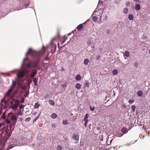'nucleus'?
<instances>
[{
    "label": "nucleus",
    "mask_w": 150,
    "mask_h": 150,
    "mask_svg": "<svg viewBox=\"0 0 150 150\" xmlns=\"http://www.w3.org/2000/svg\"><path fill=\"white\" fill-rule=\"evenodd\" d=\"M28 60L27 58L23 60L21 67L20 70H18V73L16 74L18 82L16 83V82L12 80L11 86L4 96L5 99L6 100H9L13 97L14 94L13 91L16 84L19 87H20L22 86L21 82L22 81L20 80V79L22 78L25 76L26 79L28 80L30 77L34 78V76L36 74L37 71L36 69H32L31 71V74L30 75V70L25 69L23 68L24 61L26 60L28 61Z\"/></svg>",
    "instance_id": "1"
},
{
    "label": "nucleus",
    "mask_w": 150,
    "mask_h": 150,
    "mask_svg": "<svg viewBox=\"0 0 150 150\" xmlns=\"http://www.w3.org/2000/svg\"><path fill=\"white\" fill-rule=\"evenodd\" d=\"M44 52V49H42L41 51L37 52L33 50L31 48H30L25 54V56L27 57L28 54H30L35 59V62H34L32 61L29 62V59L26 57L25 59L27 58L28 60V61L26 60L24 61L23 66H24L27 69L36 68L37 67V65L40 61V57L42 55Z\"/></svg>",
    "instance_id": "2"
},
{
    "label": "nucleus",
    "mask_w": 150,
    "mask_h": 150,
    "mask_svg": "<svg viewBox=\"0 0 150 150\" xmlns=\"http://www.w3.org/2000/svg\"><path fill=\"white\" fill-rule=\"evenodd\" d=\"M2 126V124L0 123V128ZM11 132L8 130L6 127H4L1 130L0 129V136L6 140L11 135Z\"/></svg>",
    "instance_id": "3"
},
{
    "label": "nucleus",
    "mask_w": 150,
    "mask_h": 150,
    "mask_svg": "<svg viewBox=\"0 0 150 150\" xmlns=\"http://www.w3.org/2000/svg\"><path fill=\"white\" fill-rule=\"evenodd\" d=\"M11 120L12 122V125L15 126L18 119L17 114L16 113L12 114L11 116Z\"/></svg>",
    "instance_id": "4"
},
{
    "label": "nucleus",
    "mask_w": 150,
    "mask_h": 150,
    "mask_svg": "<svg viewBox=\"0 0 150 150\" xmlns=\"http://www.w3.org/2000/svg\"><path fill=\"white\" fill-rule=\"evenodd\" d=\"M13 101H11L10 102V104L12 105L11 108L14 110H16L18 108V106L19 105V101L18 100H16L15 101V104H13Z\"/></svg>",
    "instance_id": "5"
},
{
    "label": "nucleus",
    "mask_w": 150,
    "mask_h": 150,
    "mask_svg": "<svg viewBox=\"0 0 150 150\" xmlns=\"http://www.w3.org/2000/svg\"><path fill=\"white\" fill-rule=\"evenodd\" d=\"M14 143L13 142H10L8 145L7 150H8L12 148H13L14 146H15V145H14ZM0 150H5V149L4 148V147L3 146V147H1V149H0Z\"/></svg>",
    "instance_id": "6"
},
{
    "label": "nucleus",
    "mask_w": 150,
    "mask_h": 150,
    "mask_svg": "<svg viewBox=\"0 0 150 150\" xmlns=\"http://www.w3.org/2000/svg\"><path fill=\"white\" fill-rule=\"evenodd\" d=\"M54 39L55 38H54L52 40L51 43L49 45V47H50L52 50H54L55 51L56 48V45L52 42V41L54 40Z\"/></svg>",
    "instance_id": "7"
},
{
    "label": "nucleus",
    "mask_w": 150,
    "mask_h": 150,
    "mask_svg": "<svg viewBox=\"0 0 150 150\" xmlns=\"http://www.w3.org/2000/svg\"><path fill=\"white\" fill-rule=\"evenodd\" d=\"M79 136L78 135L76 134H74L73 135V138L76 141V143H77L79 142Z\"/></svg>",
    "instance_id": "8"
},
{
    "label": "nucleus",
    "mask_w": 150,
    "mask_h": 150,
    "mask_svg": "<svg viewBox=\"0 0 150 150\" xmlns=\"http://www.w3.org/2000/svg\"><path fill=\"white\" fill-rule=\"evenodd\" d=\"M88 20L87 21H86L85 22H84L82 24H80L76 28L78 30H80L81 29L83 28V25L84 24H86V22L88 21Z\"/></svg>",
    "instance_id": "9"
},
{
    "label": "nucleus",
    "mask_w": 150,
    "mask_h": 150,
    "mask_svg": "<svg viewBox=\"0 0 150 150\" xmlns=\"http://www.w3.org/2000/svg\"><path fill=\"white\" fill-rule=\"evenodd\" d=\"M50 57H48V56H47L45 57L44 59L42 60V64L43 65H44V64H46L45 63H44V61H48L50 60Z\"/></svg>",
    "instance_id": "10"
},
{
    "label": "nucleus",
    "mask_w": 150,
    "mask_h": 150,
    "mask_svg": "<svg viewBox=\"0 0 150 150\" xmlns=\"http://www.w3.org/2000/svg\"><path fill=\"white\" fill-rule=\"evenodd\" d=\"M38 80V79L36 78H34L33 79V83L35 86L37 85Z\"/></svg>",
    "instance_id": "11"
},
{
    "label": "nucleus",
    "mask_w": 150,
    "mask_h": 150,
    "mask_svg": "<svg viewBox=\"0 0 150 150\" xmlns=\"http://www.w3.org/2000/svg\"><path fill=\"white\" fill-rule=\"evenodd\" d=\"M81 85L80 83H77L75 85V87L78 89H79L81 87Z\"/></svg>",
    "instance_id": "12"
},
{
    "label": "nucleus",
    "mask_w": 150,
    "mask_h": 150,
    "mask_svg": "<svg viewBox=\"0 0 150 150\" xmlns=\"http://www.w3.org/2000/svg\"><path fill=\"white\" fill-rule=\"evenodd\" d=\"M137 94L138 96L142 97L143 95V93L141 91H138L137 92Z\"/></svg>",
    "instance_id": "13"
},
{
    "label": "nucleus",
    "mask_w": 150,
    "mask_h": 150,
    "mask_svg": "<svg viewBox=\"0 0 150 150\" xmlns=\"http://www.w3.org/2000/svg\"><path fill=\"white\" fill-rule=\"evenodd\" d=\"M141 8V6L139 4H136L135 8L137 11H139Z\"/></svg>",
    "instance_id": "14"
},
{
    "label": "nucleus",
    "mask_w": 150,
    "mask_h": 150,
    "mask_svg": "<svg viewBox=\"0 0 150 150\" xmlns=\"http://www.w3.org/2000/svg\"><path fill=\"white\" fill-rule=\"evenodd\" d=\"M75 79L77 81L80 80L81 79V77L80 75H77L75 77Z\"/></svg>",
    "instance_id": "15"
},
{
    "label": "nucleus",
    "mask_w": 150,
    "mask_h": 150,
    "mask_svg": "<svg viewBox=\"0 0 150 150\" xmlns=\"http://www.w3.org/2000/svg\"><path fill=\"white\" fill-rule=\"evenodd\" d=\"M50 105L52 106H54V101L52 100H50L48 101Z\"/></svg>",
    "instance_id": "16"
},
{
    "label": "nucleus",
    "mask_w": 150,
    "mask_h": 150,
    "mask_svg": "<svg viewBox=\"0 0 150 150\" xmlns=\"http://www.w3.org/2000/svg\"><path fill=\"white\" fill-rule=\"evenodd\" d=\"M128 9L127 7L124 8L123 9V12L125 14H127L128 13Z\"/></svg>",
    "instance_id": "17"
},
{
    "label": "nucleus",
    "mask_w": 150,
    "mask_h": 150,
    "mask_svg": "<svg viewBox=\"0 0 150 150\" xmlns=\"http://www.w3.org/2000/svg\"><path fill=\"white\" fill-rule=\"evenodd\" d=\"M94 15L95 16H99L100 15V13L98 12H97V11H96V9L94 11L93 13L92 14V15Z\"/></svg>",
    "instance_id": "18"
},
{
    "label": "nucleus",
    "mask_w": 150,
    "mask_h": 150,
    "mask_svg": "<svg viewBox=\"0 0 150 150\" xmlns=\"http://www.w3.org/2000/svg\"><path fill=\"white\" fill-rule=\"evenodd\" d=\"M89 62V60L88 59H84L83 62V64L86 65L88 64Z\"/></svg>",
    "instance_id": "19"
},
{
    "label": "nucleus",
    "mask_w": 150,
    "mask_h": 150,
    "mask_svg": "<svg viewBox=\"0 0 150 150\" xmlns=\"http://www.w3.org/2000/svg\"><path fill=\"white\" fill-rule=\"evenodd\" d=\"M121 132L124 134H125L127 133L126 129L125 127H123L121 129Z\"/></svg>",
    "instance_id": "20"
},
{
    "label": "nucleus",
    "mask_w": 150,
    "mask_h": 150,
    "mask_svg": "<svg viewBox=\"0 0 150 150\" xmlns=\"http://www.w3.org/2000/svg\"><path fill=\"white\" fill-rule=\"evenodd\" d=\"M134 18V16L132 14L129 15L128 16V18L130 20H133Z\"/></svg>",
    "instance_id": "21"
},
{
    "label": "nucleus",
    "mask_w": 150,
    "mask_h": 150,
    "mask_svg": "<svg viewBox=\"0 0 150 150\" xmlns=\"http://www.w3.org/2000/svg\"><path fill=\"white\" fill-rule=\"evenodd\" d=\"M89 114L88 113H87L85 115V116L84 118H83L84 121H87L88 120V118L89 117Z\"/></svg>",
    "instance_id": "22"
},
{
    "label": "nucleus",
    "mask_w": 150,
    "mask_h": 150,
    "mask_svg": "<svg viewBox=\"0 0 150 150\" xmlns=\"http://www.w3.org/2000/svg\"><path fill=\"white\" fill-rule=\"evenodd\" d=\"M57 115L55 113H52L51 115V117L53 119H55L57 118Z\"/></svg>",
    "instance_id": "23"
},
{
    "label": "nucleus",
    "mask_w": 150,
    "mask_h": 150,
    "mask_svg": "<svg viewBox=\"0 0 150 150\" xmlns=\"http://www.w3.org/2000/svg\"><path fill=\"white\" fill-rule=\"evenodd\" d=\"M40 104H39L38 103H35L34 105V108H38L40 106Z\"/></svg>",
    "instance_id": "24"
},
{
    "label": "nucleus",
    "mask_w": 150,
    "mask_h": 150,
    "mask_svg": "<svg viewBox=\"0 0 150 150\" xmlns=\"http://www.w3.org/2000/svg\"><path fill=\"white\" fill-rule=\"evenodd\" d=\"M62 122L63 124L64 125H66L69 124V123L68 122V121L67 120H63Z\"/></svg>",
    "instance_id": "25"
},
{
    "label": "nucleus",
    "mask_w": 150,
    "mask_h": 150,
    "mask_svg": "<svg viewBox=\"0 0 150 150\" xmlns=\"http://www.w3.org/2000/svg\"><path fill=\"white\" fill-rule=\"evenodd\" d=\"M112 73L114 75H116L118 73V71L117 70L114 69L113 70Z\"/></svg>",
    "instance_id": "26"
},
{
    "label": "nucleus",
    "mask_w": 150,
    "mask_h": 150,
    "mask_svg": "<svg viewBox=\"0 0 150 150\" xmlns=\"http://www.w3.org/2000/svg\"><path fill=\"white\" fill-rule=\"evenodd\" d=\"M125 56L127 57H129L130 55V54L129 52L127 51L125 52Z\"/></svg>",
    "instance_id": "27"
},
{
    "label": "nucleus",
    "mask_w": 150,
    "mask_h": 150,
    "mask_svg": "<svg viewBox=\"0 0 150 150\" xmlns=\"http://www.w3.org/2000/svg\"><path fill=\"white\" fill-rule=\"evenodd\" d=\"M92 19L93 21L94 22L98 20V18L96 16H93Z\"/></svg>",
    "instance_id": "28"
},
{
    "label": "nucleus",
    "mask_w": 150,
    "mask_h": 150,
    "mask_svg": "<svg viewBox=\"0 0 150 150\" xmlns=\"http://www.w3.org/2000/svg\"><path fill=\"white\" fill-rule=\"evenodd\" d=\"M136 107L134 105H132L131 106V109L132 110V112H134L135 110Z\"/></svg>",
    "instance_id": "29"
},
{
    "label": "nucleus",
    "mask_w": 150,
    "mask_h": 150,
    "mask_svg": "<svg viewBox=\"0 0 150 150\" xmlns=\"http://www.w3.org/2000/svg\"><path fill=\"white\" fill-rule=\"evenodd\" d=\"M44 98L45 99H47V98H50V97L49 95L48 94H47L45 96H44Z\"/></svg>",
    "instance_id": "30"
},
{
    "label": "nucleus",
    "mask_w": 150,
    "mask_h": 150,
    "mask_svg": "<svg viewBox=\"0 0 150 150\" xmlns=\"http://www.w3.org/2000/svg\"><path fill=\"white\" fill-rule=\"evenodd\" d=\"M31 118L29 117L26 118L25 120V122H29Z\"/></svg>",
    "instance_id": "31"
},
{
    "label": "nucleus",
    "mask_w": 150,
    "mask_h": 150,
    "mask_svg": "<svg viewBox=\"0 0 150 150\" xmlns=\"http://www.w3.org/2000/svg\"><path fill=\"white\" fill-rule=\"evenodd\" d=\"M28 3L29 2H28L24 4V6L25 7L24 8H25L28 6Z\"/></svg>",
    "instance_id": "32"
},
{
    "label": "nucleus",
    "mask_w": 150,
    "mask_h": 150,
    "mask_svg": "<svg viewBox=\"0 0 150 150\" xmlns=\"http://www.w3.org/2000/svg\"><path fill=\"white\" fill-rule=\"evenodd\" d=\"M57 148L58 150H61L62 149V146L60 145H59L57 146Z\"/></svg>",
    "instance_id": "33"
},
{
    "label": "nucleus",
    "mask_w": 150,
    "mask_h": 150,
    "mask_svg": "<svg viewBox=\"0 0 150 150\" xmlns=\"http://www.w3.org/2000/svg\"><path fill=\"white\" fill-rule=\"evenodd\" d=\"M84 85L86 87H88L89 86L88 83L87 82H86L84 83Z\"/></svg>",
    "instance_id": "34"
},
{
    "label": "nucleus",
    "mask_w": 150,
    "mask_h": 150,
    "mask_svg": "<svg viewBox=\"0 0 150 150\" xmlns=\"http://www.w3.org/2000/svg\"><path fill=\"white\" fill-rule=\"evenodd\" d=\"M89 108L90 110L91 111H93L95 109V108L94 107H92L91 106H90Z\"/></svg>",
    "instance_id": "35"
},
{
    "label": "nucleus",
    "mask_w": 150,
    "mask_h": 150,
    "mask_svg": "<svg viewBox=\"0 0 150 150\" xmlns=\"http://www.w3.org/2000/svg\"><path fill=\"white\" fill-rule=\"evenodd\" d=\"M103 4L102 1H99L98 2L97 6L99 7V6H101Z\"/></svg>",
    "instance_id": "36"
},
{
    "label": "nucleus",
    "mask_w": 150,
    "mask_h": 150,
    "mask_svg": "<svg viewBox=\"0 0 150 150\" xmlns=\"http://www.w3.org/2000/svg\"><path fill=\"white\" fill-rule=\"evenodd\" d=\"M14 141L16 143L19 144H20L21 143L20 142H20V141H19V140H18L17 139L15 140Z\"/></svg>",
    "instance_id": "37"
},
{
    "label": "nucleus",
    "mask_w": 150,
    "mask_h": 150,
    "mask_svg": "<svg viewBox=\"0 0 150 150\" xmlns=\"http://www.w3.org/2000/svg\"><path fill=\"white\" fill-rule=\"evenodd\" d=\"M108 19V17L107 16H105L104 17V19L103 18V20L104 21H106Z\"/></svg>",
    "instance_id": "38"
},
{
    "label": "nucleus",
    "mask_w": 150,
    "mask_h": 150,
    "mask_svg": "<svg viewBox=\"0 0 150 150\" xmlns=\"http://www.w3.org/2000/svg\"><path fill=\"white\" fill-rule=\"evenodd\" d=\"M134 102V101L132 100H130L128 101V102L129 104H132Z\"/></svg>",
    "instance_id": "39"
},
{
    "label": "nucleus",
    "mask_w": 150,
    "mask_h": 150,
    "mask_svg": "<svg viewBox=\"0 0 150 150\" xmlns=\"http://www.w3.org/2000/svg\"><path fill=\"white\" fill-rule=\"evenodd\" d=\"M56 127V125L54 123H53L52 124V127L53 128H55Z\"/></svg>",
    "instance_id": "40"
},
{
    "label": "nucleus",
    "mask_w": 150,
    "mask_h": 150,
    "mask_svg": "<svg viewBox=\"0 0 150 150\" xmlns=\"http://www.w3.org/2000/svg\"><path fill=\"white\" fill-rule=\"evenodd\" d=\"M130 4V2H129L128 1L127 2L126 4V6H129V5Z\"/></svg>",
    "instance_id": "41"
},
{
    "label": "nucleus",
    "mask_w": 150,
    "mask_h": 150,
    "mask_svg": "<svg viewBox=\"0 0 150 150\" xmlns=\"http://www.w3.org/2000/svg\"><path fill=\"white\" fill-rule=\"evenodd\" d=\"M23 114V112L21 111H20L18 113V115H20V116H21Z\"/></svg>",
    "instance_id": "42"
},
{
    "label": "nucleus",
    "mask_w": 150,
    "mask_h": 150,
    "mask_svg": "<svg viewBox=\"0 0 150 150\" xmlns=\"http://www.w3.org/2000/svg\"><path fill=\"white\" fill-rule=\"evenodd\" d=\"M18 119L19 120V121L21 122L23 120V118L21 117H19L18 118Z\"/></svg>",
    "instance_id": "43"
},
{
    "label": "nucleus",
    "mask_w": 150,
    "mask_h": 150,
    "mask_svg": "<svg viewBox=\"0 0 150 150\" xmlns=\"http://www.w3.org/2000/svg\"><path fill=\"white\" fill-rule=\"evenodd\" d=\"M25 106L23 105H21L20 106V108H23Z\"/></svg>",
    "instance_id": "44"
},
{
    "label": "nucleus",
    "mask_w": 150,
    "mask_h": 150,
    "mask_svg": "<svg viewBox=\"0 0 150 150\" xmlns=\"http://www.w3.org/2000/svg\"><path fill=\"white\" fill-rule=\"evenodd\" d=\"M40 137V135L39 134L38 135V137H37V140H39V137Z\"/></svg>",
    "instance_id": "45"
},
{
    "label": "nucleus",
    "mask_w": 150,
    "mask_h": 150,
    "mask_svg": "<svg viewBox=\"0 0 150 150\" xmlns=\"http://www.w3.org/2000/svg\"><path fill=\"white\" fill-rule=\"evenodd\" d=\"M102 26H104L105 27H106L107 26V24L106 23H104Z\"/></svg>",
    "instance_id": "46"
},
{
    "label": "nucleus",
    "mask_w": 150,
    "mask_h": 150,
    "mask_svg": "<svg viewBox=\"0 0 150 150\" xmlns=\"http://www.w3.org/2000/svg\"><path fill=\"white\" fill-rule=\"evenodd\" d=\"M38 117H36L34 119V120L33 121H36L38 119Z\"/></svg>",
    "instance_id": "47"
},
{
    "label": "nucleus",
    "mask_w": 150,
    "mask_h": 150,
    "mask_svg": "<svg viewBox=\"0 0 150 150\" xmlns=\"http://www.w3.org/2000/svg\"><path fill=\"white\" fill-rule=\"evenodd\" d=\"M100 55H98L96 59H100Z\"/></svg>",
    "instance_id": "48"
},
{
    "label": "nucleus",
    "mask_w": 150,
    "mask_h": 150,
    "mask_svg": "<svg viewBox=\"0 0 150 150\" xmlns=\"http://www.w3.org/2000/svg\"><path fill=\"white\" fill-rule=\"evenodd\" d=\"M2 118H3V119H5V116L4 115H3L2 116Z\"/></svg>",
    "instance_id": "49"
},
{
    "label": "nucleus",
    "mask_w": 150,
    "mask_h": 150,
    "mask_svg": "<svg viewBox=\"0 0 150 150\" xmlns=\"http://www.w3.org/2000/svg\"><path fill=\"white\" fill-rule=\"evenodd\" d=\"M5 76H10V74H6Z\"/></svg>",
    "instance_id": "50"
},
{
    "label": "nucleus",
    "mask_w": 150,
    "mask_h": 150,
    "mask_svg": "<svg viewBox=\"0 0 150 150\" xmlns=\"http://www.w3.org/2000/svg\"><path fill=\"white\" fill-rule=\"evenodd\" d=\"M29 94V92H28V93L26 95H25V97H27L28 96Z\"/></svg>",
    "instance_id": "51"
},
{
    "label": "nucleus",
    "mask_w": 150,
    "mask_h": 150,
    "mask_svg": "<svg viewBox=\"0 0 150 150\" xmlns=\"http://www.w3.org/2000/svg\"><path fill=\"white\" fill-rule=\"evenodd\" d=\"M123 135V134H120L119 135H118V137H121V136H122V135Z\"/></svg>",
    "instance_id": "52"
},
{
    "label": "nucleus",
    "mask_w": 150,
    "mask_h": 150,
    "mask_svg": "<svg viewBox=\"0 0 150 150\" xmlns=\"http://www.w3.org/2000/svg\"><path fill=\"white\" fill-rule=\"evenodd\" d=\"M37 67L38 69L39 70H40L41 69V68L40 67H38L37 66V67Z\"/></svg>",
    "instance_id": "53"
},
{
    "label": "nucleus",
    "mask_w": 150,
    "mask_h": 150,
    "mask_svg": "<svg viewBox=\"0 0 150 150\" xmlns=\"http://www.w3.org/2000/svg\"><path fill=\"white\" fill-rule=\"evenodd\" d=\"M65 42V40L62 41V42H61V45H62V44L63 43H64Z\"/></svg>",
    "instance_id": "54"
},
{
    "label": "nucleus",
    "mask_w": 150,
    "mask_h": 150,
    "mask_svg": "<svg viewBox=\"0 0 150 150\" xmlns=\"http://www.w3.org/2000/svg\"><path fill=\"white\" fill-rule=\"evenodd\" d=\"M85 121V124H88V120H87L86 121Z\"/></svg>",
    "instance_id": "55"
},
{
    "label": "nucleus",
    "mask_w": 150,
    "mask_h": 150,
    "mask_svg": "<svg viewBox=\"0 0 150 150\" xmlns=\"http://www.w3.org/2000/svg\"><path fill=\"white\" fill-rule=\"evenodd\" d=\"M87 43L88 44H91V41H88V42H87Z\"/></svg>",
    "instance_id": "56"
},
{
    "label": "nucleus",
    "mask_w": 150,
    "mask_h": 150,
    "mask_svg": "<svg viewBox=\"0 0 150 150\" xmlns=\"http://www.w3.org/2000/svg\"><path fill=\"white\" fill-rule=\"evenodd\" d=\"M139 0H134V1L136 2H138L139 1Z\"/></svg>",
    "instance_id": "57"
},
{
    "label": "nucleus",
    "mask_w": 150,
    "mask_h": 150,
    "mask_svg": "<svg viewBox=\"0 0 150 150\" xmlns=\"http://www.w3.org/2000/svg\"><path fill=\"white\" fill-rule=\"evenodd\" d=\"M134 66L136 67H137V63H135L134 64Z\"/></svg>",
    "instance_id": "58"
},
{
    "label": "nucleus",
    "mask_w": 150,
    "mask_h": 150,
    "mask_svg": "<svg viewBox=\"0 0 150 150\" xmlns=\"http://www.w3.org/2000/svg\"><path fill=\"white\" fill-rule=\"evenodd\" d=\"M24 99H22V100L21 101V102L23 103L24 102Z\"/></svg>",
    "instance_id": "59"
},
{
    "label": "nucleus",
    "mask_w": 150,
    "mask_h": 150,
    "mask_svg": "<svg viewBox=\"0 0 150 150\" xmlns=\"http://www.w3.org/2000/svg\"><path fill=\"white\" fill-rule=\"evenodd\" d=\"M16 70H16H16H15V71H11V72H12V73H15V71H16Z\"/></svg>",
    "instance_id": "60"
},
{
    "label": "nucleus",
    "mask_w": 150,
    "mask_h": 150,
    "mask_svg": "<svg viewBox=\"0 0 150 150\" xmlns=\"http://www.w3.org/2000/svg\"><path fill=\"white\" fill-rule=\"evenodd\" d=\"M87 124H85V123H84V125H85V127H87Z\"/></svg>",
    "instance_id": "61"
},
{
    "label": "nucleus",
    "mask_w": 150,
    "mask_h": 150,
    "mask_svg": "<svg viewBox=\"0 0 150 150\" xmlns=\"http://www.w3.org/2000/svg\"><path fill=\"white\" fill-rule=\"evenodd\" d=\"M64 139L65 140H68V139L67 138H64Z\"/></svg>",
    "instance_id": "62"
},
{
    "label": "nucleus",
    "mask_w": 150,
    "mask_h": 150,
    "mask_svg": "<svg viewBox=\"0 0 150 150\" xmlns=\"http://www.w3.org/2000/svg\"><path fill=\"white\" fill-rule=\"evenodd\" d=\"M29 81L30 82V83L32 82V81L31 80H29Z\"/></svg>",
    "instance_id": "63"
},
{
    "label": "nucleus",
    "mask_w": 150,
    "mask_h": 150,
    "mask_svg": "<svg viewBox=\"0 0 150 150\" xmlns=\"http://www.w3.org/2000/svg\"><path fill=\"white\" fill-rule=\"evenodd\" d=\"M6 122L7 123H10V122L9 121H6Z\"/></svg>",
    "instance_id": "64"
}]
</instances>
